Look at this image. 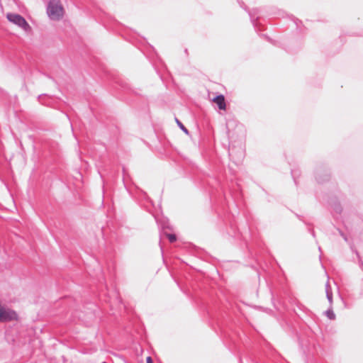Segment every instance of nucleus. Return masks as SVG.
I'll use <instances>...</instances> for the list:
<instances>
[{"instance_id":"obj_1","label":"nucleus","mask_w":363,"mask_h":363,"mask_svg":"<svg viewBox=\"0 0 363 363\" xmlns=\"http://www.w3.org/2000/svg\"><path fill=\"white\" fill-rule=\"evenodd\" d=\"M48 14L52 20H59L64 15V9L60 0H51L48 7Z\"/></svg>"},{"instance_id":"obj_2","label":"nucleus","mask_w":363,"mask_h":363,"mask_svg":"<svg viewBox=\"0 0 363 363\" xmlns=\"http://www.w3.org/2000/svg\"><path fill=\"white\" fill-rule=\"evenodd\" d=\"M6 18L10 23L22 28L26 33H30L32 30L26 20L18 13H8Z\"/></svg>"},{"instance_id":"obj_3","label":"nucleus","mask_w":363,"mask_h":363,"mask_svg":"<svg viewBox=\"0 0 363 363\" xmlns=\"http://www.w3.org/2000/svg\"><path fill=\"white\" fill-rule=\"evenodd\" d=\"M18 320L19 315L15 310L0 304V323Z\"/></svg>"},{"instance_id":"obj_4","label":"nucleus","mask_w":363,"mask_h":363,"mask_svg":"<svg viewBox=\"0 0 363 363\" xmlns=\"http://www.w3.org/2000/svg\"><path fill=\"white\" fill-rule=\"evenodd\" d=\"M212 101L215 103L220 110H226V104L225 97L223 95H218L212 99Z\"/></svg>"},{"instance_id":"obj_5","label":"nucleus","mask_w":363,"mask_h":363,"mask_svg":"<svg viewBox=\"0 0 363 363\" xmlns=\"http://www.w3.org/2000/svg\"><path fill=\"white\" fill-rule=\"evenodd\" d=\"M165 235L171 242H174L177 240V237L174 234L165 233Z\"/></svg>"},{"instance_id":"obj_6","label":"nucleus","mask_w":363,"mask_h":363,"mask_svg":"<svg viewBox=\"0 0 363 363\" xmlns=\"http://www.w3.org/2000/svg\"><path fill=\"white\" fill-rule=\"evenodd\" d=\"M175 121L177 123V125L179 126V128L186 134H188V130L184 127V125L177 119L175 118Z\"/></svg>"},{"instance_id":"obj_7","label":"nucleus","mask_w":363,"mask_h":363,"mask_svg":"<svg viewBox=\"0 0 363 363\" xmlns=\"http://www.w3.org/2000/svg\"><path fill=\"white\" fill-rule=\"evenodd\" d=\"M326 315L330 320H333L335 318V313L331 310H328V311H326Z\"/></svg>"},{"instance_id":"obj_8","label":"nucleus","mask_w":363,"mask_h":363,"mask_svg":"<svg viewBox=\"0 0 363 363\" xmlns=\"http://www.w3.org/2000/svg\"><path fill=\"white\" fill-rule=\"evenodd\" d=\"M146 363H153V361L150 357L146 358Z\"/></svg>"},{"instance_id":"obj_9","label":"nucleus","mask_w":363,"mask_h":363,"mask_svg":"<svg viewBox=\"0 0 363 363\" xmlns=\"http://www.w3.org/2000/svg\"><path fill=\"white\" fill-rule=\"evenodd\" d=\"M327 296L329 299V301L331 303L332 302V295L331 294H329L328 292H327Z\"/></svg>"}]
</instances>
